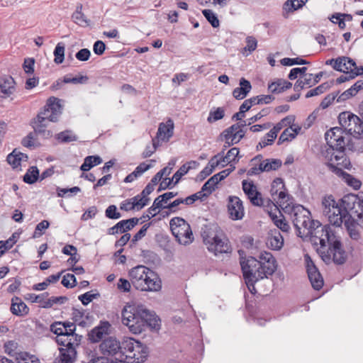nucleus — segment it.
Listing matches in <instances>:
<instances>
[{
    "label": "nucleus",
    "mask_w": 363,
    "mask_h": 363,
    "mask_svg": "<svg viewBox=\"0 0 363 363\" xmlns=\"http://www.w3.org/2000/svg\"><path fill=\"white\" fill-rule=\"evenodd\" d=\"M56 139L61 143H69L77 140V137L71 131L65 130L58 133Z\"/></svg>",
    "instance_id": "obj_49"
},
{
    "label": "nucleus",
    "mask_w": 363,
    "mask_h": 363,
    "mask_svg": "<svg viewBox=\"0 0 363 363\" xmlns=\"http://www.w3.org/2000/svg\"><path fill=\"white\" fill-rule=\"evenodd\" d=\"M99 296V294H94L92 291H88L80 295L79 296V299L82 301L83 305L86 306Z\"/></svg>",
    "instance_id": "obj_57"
},
{
    "label": "nucleus",
    "mask_w": 363,
    "mask_h": 363,
    "mask_svg": "<svg viewBox=\"0 0 363 363\" xmlns=\"http://www.w3.org/2000/svg\"><path fill=\"white\" fill-rule=\"evenodd\" d=\"M292 84L284 79H277L275 82H272L268 86L269 91L274 94H279L286 89H290Z\"/></svg>",
    "instance_id": "obj_36"
},
{
    "label": "nucleus",
    "mask_w": 363,
    "mask_h": 363,
    "mask_svg": "<svg viewBox=\"0 0 363 363\" xmlns=\"http://www.w3.org/2000/svg\"><path fill=\"white\" fill-rule=\"evenodd\" d=\"M323 213L329 223L340 227L347 218L357 216L363 218V199L355 194H347L336 201L331 195L322 199Z\"/></svg>",
    "instance_id": "obj_2"
},
{
    "label": "nucleus",
    "mask_w": 363,
    "mask_h": 363,
    "mask_svg": "<svg viewBox=\"0 0 363 363\" xmlns=\"http://www.w3.org/2000/svg\"><path fill=\"white\" fill-rule=\"evenodd\" d=\"M174 128V122L170 118L165 123H160L157 133V138L159 140L167 142L173 135Z\"/></svg>",
    "instance_id": "obj_23"
},
{
    "label": "nucleus",
    "mask_w": 363,
    "mask_h": 363,
    "mask_svg": "<svg viewBox=\"0 0 363 363\" xmlns=\"http://www.w3.org/2000/svg\"><path fill=\"white\" fill-rule=\"evenodd\" d=\"M184 206H186L185 198H178L168 204V212L174 213L182 210Z\"/></svg>",
    "instance_id": "obj_45"
},
{
    "label": "nucleus",
    "mask_w": 363,
    "mask_h": 363,
    "mask_svg": "<svg viewBox=\"0 0 363 363\" xmlns=\"http://www.w3.org/2000/svg\"><path fill=\"white\" fill-rule=\"evenodd\" d=\"M106 216L111 219H118L121 217V214L117 211V208L115 205L109 206L106 211Z\"/></svg>",
    "instance_id": "obj_60"
},
{
    "label": "nucleus",
    "mask_w": 363,
    "mask_h": 363,
    "mask_svg": "<svg viewBox=\"0 0 363 363\" xmlns=\"http://www.w3.org/2000/svg\"><path fill=\"white\" fill-rule=\"evenodd\" d=\"M305 261L308 277L313 288L315 290L320 289L323 286V279L321 274L308 255L305 256Z\"/></svg>",
    "instance_id": "obj_15"
},
{
    "label": "nucleus",
    "mask_w": 363,
    "mask_h": 363,
    "mask_svg": "<svg viewBox=\"0 0 363 363\" xmlns=\"http://www.w3.org/2000/svg\"><path fill=\"white\" fill-rule=\"evenodd\" d=\"M314 86L313 82V74H303L300 76L294 84V91L299 92L303 89Z\"/></svg>",
    "instance_id": "obj_34"
},
{
    "label": "nucleus",
    "mask_w": 363,
    "mask_h": 363,
    "mask_svg": "<svg viewBox=\"0 0 363 363\" xmlns=\"http://www.w3.org/2000/svg\"><path fill=\"white\" fill-rule=\"evenodd\" d=\"M220 157L218 160H220V165L224 167L225 165L230 164L236 160V158L239 154V150L237 147H233L228 150L225 156H223V153H219Z\"/></svg>",
    "instance_id": "obj_38"
},
{
    "label": "nucleus",
    "mask_w": 363,
    "mask_h": 363,
    "mask_svg": "<svg viewBox=\"0 0 363 363\" xmlns=\"http://www.w3.org/2000/svg\"><path fill=\"white\" fill-rule=\"evenodd\" d=\"M150 200L149 197H146L145 195L143 196V194L140 193L137 195V202L133 205L136 210H140L147 205Z\"/></svg>",
    "instance_id": "obj_58"
},
{
    "label": "nucleus",
    "mask_w": 363,
    "mask_h": 363,
    "mask_svg": "<svg viewBox=\"0 0 363 363\" xmlns=\"http://www.w3.org/2000/svg\"><path fill=\"white\" fill-rule=\"evenodd\" d=\"M162 199L160 196H157L153 201L152 205L147 209L148 218H151L157 216L162 209V204L161 203Z\"/></svg>",
    "instance_id": "obj_44"
},
{
    "label": "nucleus",
    "mask_w": 363,
    "mask_h": 363,
    "mask_svg": "<svg viewBox=\"0 0 363 363\" xmlns=\"http://www.w3.org/2000/svg\"><path fill=\"white\" fill-rule=\"evenodd\" d=\"M333 68L337 71L354 74V72H356L357 66L352 59L343 56L336 59L335 65H333Z\"/></svg>",
    "instance_id": "obj_21"
},
{
    "label": "nucleus",
    "mask_w": 363,
    "mask_h": 363,
    "mask_svg": "<svg viewBox=\"0 0 363 363\" xmlns=\"http://www.w3.org/2000/svg\"><path fill=\"white\" fill-rule=\"evenodd\" d=\"M39 177V171L36 167H30L23 177V182L27 184L35 183Z\"/></svg>",
    "instance_id": "obj_43"
},
{
    "label": "nucleus",
    "mask_w": 363,
    "mask_h": 363,
    "mask_svg": "<svg viewBox=\"0 0 363 363\" xmlns=\"http://www.w3.org/2000/svg\"><path fill=\"white\" fill-rule=\"evenodd\" d=\"M128 276L137 290L157 292L162 289V281L157 274L143 265L132 268Z\"/></svg>",
    "instance_id": "obj_8"
},
{
    "label": "nucleus",
    "mask_w": 363,
    "mask_h": 363,
    "mask_svg": "<svg viewBox=\"0 0 363 363\" xmlns=\"http://www.w3.org/2000/svg\"><path fill=\"white\" fill-rule=\"evenodd\" d=\"M87 76H79L77 77H69L68 76H65L63 79V82L66 84L72 83V84H86L88 82Z\"/></svg>",
    "instance_id": "obj_56"
},
{
    "label": "nucleus",
    "mask_w": 363,
    "mask_h": 363,
    "mask_svg": "<svg viewBox=\"0 0 363 363\" xmlns=\"http://www.w3.org/2000/svg\"><path fill=\"white\" fill-rule=\"evenodd\" d=\"M338 120L342 129L350 137H358L363 133V122L357 116L350 112H342L339 115Z\"/></svg>",
    "instance_id": "obj_12"
},
{
    "label": "nucleus",
    "mask_w": 363,
    "mask_h": 363,
    "mask_svg": "<svg viewBox=\"0 0 363 363\" xmlns=\"http://www.w3.org/2000/svg\"><path fill=\"white\" fill-rule=\"evenodd\" d=\"M65 45L62 43H58L54 50V62L56 64H61L65 59Z\"/></svg>",
    "instance_id": "obj_47"
},
{
    "label": "nucleus",
    "mask_w": 363,
    "mask_h": 363,
    "mask_svg": "<svg viewBox=\"0 0 363 363\" xmlns=\"http://www.w3.org/2000/svg\"><path fill=\"white\" fill-rule=\"evenodd\" d=\"M309 62L305 60H303L299 57L296 58H289L285 57L281 60V64L284 66H292L294 65H307Z\"/></svg>",
    "instance_id": "obj_53"
},
{
    "label": "nucleus",
    "mask_w": 363,
    "mask_h": 363,
    "mask_svg": "<svg viewBox=\"0 0 363 363\" xmlns=\"http://www.w3.org/2000/svg\"><path fill=\"white\" fill-rule=\"evenodd\" d=\"M11 311L13 315L23 316L28 313L29 308L19 297L15 296L11 299Z\"/></svg>",
    "instance_id": "obj_25"
},
{
    "label": "nucleus",
    "mask_w": 363,
    "mask_h": 363,
    "mask_svg": "<svg viewBox=\"0 0 363 363\" xmlns=\"http://www.w3.org/2000/svg\"><path fill=\"white\" fill-rule=\"evenodd\" d=\"M282 209L285 213L289 215L299 235L310 234L313 237L314 243L320 245L318 250L324 262H329L333 259L338 264L345 262L346 253L332 227L328 225H320L315 228V223L311 219L310 211L301 205L290 202L286 203Z\"/></svg>",
    "instance_id": "obj_1"
},
{
    "label": "nucleus",
    "mask_w": 363,
    "mask_h": 363,
    "mask_svg": "<svg viewBox=\"0 0 363 363\" xmlns=\"http://www.w3.org/2000/svg\"><path fill=\"white\" fill-rule=\"evenodd\" d=\"M225 116V111L223 108H217L215 110H211L207 118V121L210 123L216 122L222 119Z\"/></svg>",
    "instance_id": "obj_48"
},
{
    "label": "nucleus",
    "mask_w": 363,
    "mask_h": 363,
    "mask_svg": "<svg viewBox=\"0 0 363 363\" xmlns=\"http://www.w3.org/2000/svg\"><path fill=\"white\" fill-rule=\"evenodd\" d=\"M242 190L247 196L252 204L261 206L263 203L261 194L258 191L257 186L252 182L243 180L242 182Z\"/></svg>",
    "instance_id": "obj_18"
},
{
    "label": "nucleus",
    "mask_w": 363,
    "mask_h": 363,
    "mask_svg": "<svg viewBox=\"0 0 363 363\" xmlns=\"http://www.w3.org/2000/svg\"><path fill=\"white\" fill-rule=\"evenodd\" d=\"M50 223L46 220H43L41 222H40L35 227V231L33 235V238H38L41 237L44 233L43 231L48 229Z\"/></svg>",
    "instance_id": "obj_51"
},
{
    "label": "nucleus",
    "mask_w": 363,
    "mask_h": 363,
    "mask_svg": "<svg viewBox=\"0 0 363 363\" xmlns=\"http://www.w3.org/2000/svg\"><path fill=\"white\" fill-rule=\"evenodd\" d=\"M289 127L286 128L281 134L278 141L279 144L292 140L301 130V128L298 125L294 124V123L289 125Z\"/></svg>",
    "instance_id": "obj_24"
},
{
    "label": "nucleus",
    "mask_w": 363,
    "mask_h": 363,
    "mask_svg": "<svg viewBox=\"0 0 363 363\" xmlns=\"http://www.w3.org/2000/svg\"><path fill=\"white\" fill-rule=\"evenodd\" d=\"M76 278L72 274L64 275L62 280V284L66 288H73L76 285Z\"/></svg>",
    "instance_id": "obj_55"
},
{
    "label": "nucleus",
    "mask_w": 363,
    "mask_h": 363,
    "mask_svg": "<svg viewBox=\"0 0 363 363\" xmlns=\"http://www.w3.org/2000/svg\"><path fill=\"white\" fill-rule=\"evenodd\" d=\"M16 91V82L11 76H4L0 79V97L7 99Z\"/></svg>",
    "instance_id": "obj_20"
},
{
    "label": "nucleus",
    "mask_w": 363,
    "mask_h": 363,
    "mask_svg": "<svg viewBox=\"0 0 363 363\" xmlns=\"http://www.w3.org/2000/svg\"><path fill=\"white\" fill-rule=\"evenodd\" d=\"M139 222L137 218H132L127 220H122L117 223L115 225L108 230V234L115 235L118 233H123L128 230L133 229Z\"/></svg>",
    "instance_id": "obj_22"
},
{
    "label": "nucleus",
    "mask_w": 363,
    "mask_h": 363,
    "mask_svg": "<svg viewBox=\"0 0 363 363\" xmlns=\"http://www.w3.org/2000/svg\"><path fill=\"white\" fill-rule=\"evenodd\" d=\"M110 326L108 322H104L95 327L89 334L90 340L94 342H99L105 335L108 334Z\"/></svg>",
    "instance_id": "obj_26"
},
{
    "label": "nucleus",
    "mask_w": 363,
    "mask_h": 363,
    "mask_svg": "<svg viewBox=\"0 0 363 363\" xmlns=\"http://www.w3.org/2000/svg\"><path fill=\"white\" fill-rule=\"evenodd\" d=\"M267 245L269 248L274 250H280L284 245L283 236L277 230L272 231V233L268 237Z\"/></svg>",
    "instance_id": "obj_30"
},
{
    "label": "nucleus",
    "mask_w": 363,
    "mask_h": 363,
    "mask_svg": "<svg viewBox=\"0 0 363 363\" xmlns=\"http://www.w3.org/2000/svg\"><path fill=\"white\" fill-rule=\"evenodd\" d=\"M28 156L22 152L13 150L7 157L8 162L13 167V168H18L21 165L22 161H27Z\"/></svg>",
    "instance_id": "obj_37"
},
{
    "label": "nucleus",
    "mask_w": 363,
    "mask_h": 363,
    "mask_svg": "<svg viewBox=\"0 0 363 363\" xmlns=\"http://www.w3.org/2000/svg\"><path fill=\"white\" fill-rule=\"evenodd\" d=\"M201 235L208 250L214 255L228 253L230 251L228 239L217 225L203 230Z\"/></svg>",
    "instance_id": "obj_9"
},
{
    "label": "nucleus",
    "mask_w": 363,
    "mask_h": 363,
    "mask_svg": "<svg viewBox=\"0 0 363 363\" xmlns=\"http://www.w3.org/2000/svg\"><path fill=\"white\" fill-rule=\"evenodd\" d=\"M100 350L105 356H113L119 352L123 353V345L116 339L109 337L101 343Z\"/></svg>",
    "instance_id": "obj_19"
},
{
    "label": "nucleus",
    "mask_w": 363,
    "mask_h": 363,
    "mask_svg": "<svg viewBox=\"0 0 363 363\" xmlns=\"http://www.w3.org/2000/svg\"><path fill=\"white\" fill-rule=\"evenodd\" d=\"M220 154H217L209 160L206 167L200 173L201 177L205 178L210 175L216 167L220 165V160H218Z\"/></svg>",
    "instance_id": "obj_40"
},
{
    "label": "nucleus",
    "mask_w": 363,
    "mask_h": 363,
    "mask_svg": "<svg viewBox=\"0 0 363 363\" xmlns=\"http://www.w3.org/2000/svg\"><path fill=\"white\" fill-rule=\"evenodd\" d=\"M106 49L105 43L101 40H97L94 43L93 46L94 52L96 55H101Z\"/></svg>",
    "instance_id": "obj_63"
},
{
    "label": "nucleus",
    "mask_w": 363,
    "mask_h": 363,
    "mask_svg": "<svg viewBox=\"0 0 363 363\" xmlns=\"http://www.w3.org/2000/svg\"><path fill=\"white\" fill-rule=\"evenodd\" d=\"M202 13L213 28L219 26V21L213 11L205 9L202 11Z\"/></svg>",
    "instance_id": "obj_50"
},
{
    "label": "nucleus",
    "mask_w": 363,
    "mask_h": 363,
    "mask_svg": "<svg viewBox=\"0 0 363 363\" xmlns=\"http://www.w3.org/2000/svg\"><path fill=\"white\" fill-rule=\"evenodd\" d=\"M228 211L230 218L233 220H238L243 218L245 209L242 201L239 197L230 196L228 197Z\"/></svg>",
    "instance_id": "obj_17"
},
{
    "label": "nucleus",
    "mask_w": 363,
    "mask_h": 363,
    "mask_svg": "<svg viewBox=\"0 0 363 363\" xmlns=\"http://www.w3.org/2000/svg\"><path fill=\"white\" fill-rule=\"evenodd\" d=\"M269 216L274 225L283 232H288L289 225L281 213L276 208L275 212H269Z\"/></svg>",
    "instance_id": "obj_29"
},
{
    "label": "nucleus",
    "mask_w": 363,
    "mask_h": 363,
    "mask_svg": "<svg viewBox=\"0 0 363 363\" xmlns=\"http://www.w3.org/2000/svg\"><path fill=\"white\" fill-rule=\"evenodd\" d=\"M171 231L178 242L186 245L194 240L190 225L182 218L174 217L169 221Z\"/></svg>",
    "instance_id": "obj_11"
},
{
    "label": "nucleus",
    "mask_w": 363,
    "mask_h": 363,
    "mask_svg": "<svg viewBox=\"0 0 363 363\" xmlns=\"http://www.w3.org/2000/svg\"><path fill=\"white\" fill-rule=\"evenodd\" d=\"M240 264L247 286L253 294L257 292L255 283L259 279L267 278L277 269L275 258L270 252L266 251L261 252L258 259L250 257L246 260H242Z\"/></svg>",
    "instance_id": "obj_4"
},
{
    "label": "nucleus",
    "mask_w": 363,
    "mask_h": 363,
    "mask_svg": "<svg viewBox=\"0 0 363 363\" xmlns=\"http://www.w3.org/2000/svg\"><path fill=\"white\" fill-rule=\"evenodd\" d=\"M327 166L330 169L339 177H342L345 182L350 186H352L355 189H358L361 186V182L357 179L354 178L350 174L345 172L343 169H349L351 164L348 167H345L341 164H337L333 159H331L330 162H327Z\"/></svg>",
    "instance_id": "obj_14"
},
{
    "label": "nucleus",
    "mask_w": 363,
    "mask_h": 363,
    "mask_svg": "<svg viewBox=\"0 0 363 363\" xmlns=\"http://www.w3.org/2000/svg\"><path fill=\"white\" fill-rule=\"evenodd\" d=\"M294 122V118L292 116H288L277 123L274 128L269 131V137L272 139H276L277 133L284 127L291 125Z\"/></svg>",
    "instance_id": "obj_35"
},
{
    "label": "nucleus",
    "mask_w": 363,
    "mask_h": 363,
    "mask_svg": "<svg viewBox=\"0 0 363 363\" xmlns=\"http://www.w3.org/2000/svg\"><path fill=\"white\" fill-rule=\"evenodd\" d=\"M347 232L350 235V237L354 240H358L360 239L361 235L359 233V224L354 220V218L352 217H350L349 218H347L345 221L343 223Z\"/></svg>",
    "instance_id": "obj_28"
},
{
    "label": "nucleus",
    "mask_w": 363,
    "mask_h": 363,
    "mask_svg": "<svg viewBox=\"0 0 363 363\" xmlns=\"http://www.w3.org/2000/svg\"><path fill=\"white\" fill-rule=\"evenodd\" d=\"M51 331L57 335L56 342L59 345L60 356L55 363H74L77 357V347L82 336L76 334V325L69 322H55L50 325Z\"/></svg>",
    "instance_id": "obj_3"
},
{
    "label": "nucleus",
    "mask_w": 363,
    "mask_h": 363,
    "mask_svg": "<svg viewBox=\"0 0 363 363\" xmlns=\"http://www.w3.org/2000/svg\"><path fill=\"white\" fill-rule=\"evenodd\" d=\"M82 4L77 6L75 11L72 15V21L81 27H87L90 24V21L82 13Z\"/></svg>",
    "instance_id": "obj_33"
},
{
    "label": "nucleus",
    "mask_w": 363,
    "mask_h": 363,
    "mask_svg": "<svg viewBox=\"0 0 363 363\" xmlns=\"http://www.w3.org/2000/svg\"><path fill=\"white\" fill-rule=\"evenodd\" d=\"M67 300L65 296H52L50 298H45V308H52L55 304H62L64 301Z\"/></svg>",
    "instance_id": "obj_52"
},
{
    "label": "nucleus",
    "mask_w": 363,
    "mask_h": 363,
    "mask_svg": "<svg viewBox=\"0 0 363 363\" xmlns=\"http://www.w3.org/2000/svg\"><path fill=\"white\" fill-rule=\"evenodd\" d=\"M271 195L274 201L283 208L289 202V195L285 192L284 181L281 178H276L272 183Z\"/></svg>",
    "instance_id": "obj_13"
},
{
    "label": "nucleus",
    "mask_w": 363,
    "mask_h": 363,
    "mask_svg": "<svg viewBox=\"0 0 363 363\" xmlns=\"http://www.w3.org/2000/svg\"><path fill=\"white\" fill-rule=\"evenodd\" d=\"M122 322L133 334H140L147 327L159 329L160 319L143 306H125L122 311Z\"/></svg>",
    "instance_id": "obj_5"
},
{
    "label": "nucleus",
    "mask_w": 363,
    "mask_h": 363,
    "mask_svg": "<svg viewBox=\"0 0 363 363\" xmlns=\"http://www.w3.org/2000/svg\"><path fill=\"white\" fill-rule=\"evenodd\" d=\"M101 162L102 159L98 155L87 156L84 158V163L81 165L80 169L83 172H87Z\"/></svg>",
    "instance_id": "obj_39"
},
{
    "label": "nucleus",
    "mask_w": 363,
    "mask_h": 363,
    "mask_svg": "<svg viewBox=\"0 0 363 363\" xmlns=\"http://www.w3.org/2000/svg\"><path fill=\"white\" fill-rule=\"evenodd\" d=\"M239 84L240 86L233 90V95L236 99H242L250 91L252 86L250 82L245 78L240 79Z\"/></svg>",
    "instance_id": "obj_27"
},
{
    "label": "nucleus",
    "mask_w": 363,
    "mask_h": 363,
    "mask_svg": "<svg viewBox=\"0 0 363 363\" xmlns=\"http://www.w3.org/2000/svg\"><path fill=\"white\" fill-rule=\"evenodd\" d=\"M223 134L225 140L224 146L228 147L240 142L244 137L245 132L241 128L239 123H235L225 130Z\"/></svg>",
    "instance_id": "obj_16"
},
{
    "label": "nucleus",
    "mask_w": 363,
    "mask_h": 363,
    "mask_svg": "<svg viewBox=\"0 0 363 363\" xmlns=\"http://www.w3.org/2000/svg\"><path fill=\"white\" fill-rule=\"evenodd\" d=\"M328 88V84L327 83H323L315 89H311L306 94V98H310L315 96H318L323 93H324Z\"/></svg>",
    "instance_id": "obj_54"
},
{
    "label": "nucleus",
    "mask_w": 363,
    "mask_h": 363,
    "mask_svg": "<svg viewBox=\"0 0 363 363\" xmlns=\"http://www.w3.org/2000/svg\"><path fill=\"white\" fill-rule=\"evenodd\" d=\"M308 0H286L283 4V15L286 16L288 13L301 9Z\"/></svg>",
    "instance_id": "obj_32"
},
{
    "label": "nucleus",
    "mask_w": 363,
    "mask_h": 363,
    "mask_svg": "<svg viewBox=\"0 0 363 363\" xmlns=\"http://www.w3.org/2000/svg\"><path fill=\"white\" fill-rule=\"evenodd\" d=\"M91 55L90 51L86 48H83L76 53V58L79 61H86Z\"/></svg>",
    "instance_id": "obj_64"
},
{
    "label": "nucleus",
    "mask_w": 363,
    "mask_h": 363,
    "mask_svg": "<svg viewBox=\"0 0 363 363\" xmlns=\"http://www.w3.org/2000/svg\"><path fill=\"white\" fill-rule=\"evenodd\" d=\"M123 355L128 363H142L147 359L148 350L139 341L128 338L123 342Z\"/></svg>",
    "instance_id": "obj_10"
},
{
    "label": "nucleus",
    "mask_w": 363,
    "mask_h": 363,
    "mask_svg": "<svg viewBox=\"0 0 363 363\" xmlns=\"http://www.w3.org/2000/svg\"><path fill=\"white\" fill-rule=\"evenodd\" d=\"M257 160H258V158L255 157L252 160V162L254 163L255 166L250 168L247 170V174L248 176L257 175L264 172L262 169V165L261 162L259 164L255 163L257 161Z\"/></svg>",
    "instance_id": "obj_59"
},
{
    "label": "nucleus",
    "mask_w": 363,
    "mask_h": 363,
    "mask_svg": "<svg viewBox=\"0 0 363 363\" xmlns=\"http://www.w3.org/2000/svg\"><path fill=\"white\" fill-rule=\"evenodd\" d=\"M264 172L278 169L282 164L279 159H266L261 162Z\"/></svg>",
    "instance_id": "obj_41"
},
{
    "label": "nucleus",
    "mask_w": 363,
    "mask_h": 363,
    "mask_svg": "<svg viewBox=\"0 0 363 363\" xmlns=\"http://www.w3.org/2000/svg\"><path fill=\"white\" fill-rule=\"evenodd\" d=\"M246 46L243 48L242 53L244 55L247 56L252 52L256 50L257 46V40L252 36H248L246 38Z\"/></svg>",
    "instance_id": "obj_46"
},
{
    "label": "nucleus",
    "mask_w": 363,
    "mask_h": 363,
    "mask_svg": "<svg viewBox=\"0 0 363 363\" xmlns=\"http://www.w3.org/2000/svg\"><path fill=\"white\" fill-rule=\"evenodd\" d=\"M81 191V189L78 186H74L70 189H64V188H57V196L60 197H63L66 196L68 193L72 194H77V193Z\"/></svg>",
    "instance_id": "obj_61"
},
{
    "label": "nucleus",
    "mask_w": 363,
    "mask_h": 363,
    "mask_svg": "<svg viewBox=\"0 0 363 363\" xmlns=\"http://www.w3.org/2000/svg\"><path fill=\"white\" fill-rule=\"evenodd\" d=\"M199 165V163L196 161H190L183 164L173 175L172 181H174V185L177 184L182 177L184 176L188 172L194 168L196 169Z\"/></svg>",
    "instance_id": "obj_31"
},
{
    "label": "nucleus",
    "mask_w": 363,
    "mask_h": 363,
    "mask_svg": "<svg viewBox=\"0 0 363 363\" xmlns=\"http://www.w3.org/2000/svg\"><path fill=\"white\" fill-rule=\"evenodd\" d=\"M61 100L52 96L50 97L43 111L40 112L32 121L34 131L45 138H50L52 133L47 130L49 122H55L62 113Z\"/></svg>",
    "instance_id": "obj_7"
},
{
    "label": "nucleus",
    "mask_w": 363,
    "mask_h": 363,
    "mask_svg": "<svg viewBox=\"0 0 363 363\" xmlns=\"http://www.w3.org/2000/svg\"><path fill=\"white\" fill-rule=\"evenodd\" d=\"M325 138L329 147L325 152L328 162L333 159L337 164L348 167L350 162L346 157L344 150L351 140L350 136L341 127H335L325 133Z\"/></svg>",
    "instance_id": "obj_6"
},
{
    "label": "nucleus",
    "mask_w": 363,
    "mask_h": 363,
    "mask_svg": "<svg viewBox=\"0 0 363 363\" xmlns=\"http://www.w3.org/2000/svg\"><path fill=\"white\" fill-rule=\"evenodd\" d=\"M131 281L125 279L121 278L118 280L117 286L118 289L123 292H129L131 288Z\"/></svg>",
    "instance_id": "obj_62"
},
{
    "label": "nucleus",
    "mask_w": 363,
    "mask_h": 363,
    "mask_svg": "<svg viewBox=\"0 0 363 363\" xmlns=\"http://www.w3.org/2000/svg\"><path fill=\"white\" fill-rule=\"evenodd\" d=\"M48 296V293L45 292L40 294H35L33 293L27 294L25 298L31 303H37L40 305L42 308H45V298Z\"/></svg>",
    "instance_id": "obj_42"
}]
</instances>
